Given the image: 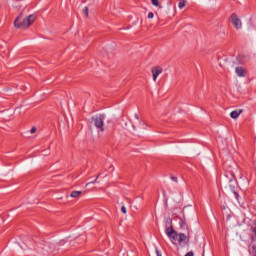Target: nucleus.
Here are the masks:
<instances>
[{"label": "nucleus", "instance_id": "3", "mask_svg": "<svg viewBox=\"0 0 256 256\" xmlns=\"http://www.w3.org/2000/svg\"><path fill=\"white\" fill-rule=\"evenodd\" d=\"M230 21L231 23L234 25L235 29H241V27H243V24L241 22V19L239 18V16H237V14L233 13L230 17Z\"/></svg>", "mask_w": 256, "mask_h": 256}, {"label": "nucleus", "instance_id": "5", "mask_svg": "<svg viewBox=\"0 0 256 256\" xmlns=\"http://www.w3.org/2000/svg\"><path fill=\"white\" fill-rule=\"evenodd\" d=\"M165 232L169 239H171V241H175V237H177V232L173 229L172 225L166 227Z\"/></svg>", "mask_w": 256, "mask_h": 256}, {"label": "nucleus", "instance_id": "20", "mask_svg": "<svg viewBox=\"0 0 256 256\" xmlns=\"http://www.w3.org/2000/svg\"><path fill=\"white\" fill-rule=\"evenodd\" d=\"M171 179L174 181V183H177V177L173 176Z\"/></svg>", "mask_w": 256, "mask_h": 256}, {"label": "nucleus", "instance_id": "17", "mask_svg": "<svg viewBox=\"0 0 256 256\" xmlns=\"http://www.w3.org/2000/svg\"><path fill=\"white\" fill-rule=\"evenodd\" d=\"M147 17L149 19H153V17H155V14H153V12H149Z\"/></svg>", "mask_w": 256, "mask_h": 256}, {"label": "nucleus", "instance_id": "24", "mask_svg": "<svg viewBox=\"0 0 256 256\" xmlns=\"http://www.w3.org/2000/svg\"><path fill=\"white\" fill-rule=\"evenodd\" d=\"M255 256H256V254H255Z\"/></svg>", "mask_w": 256, "mask_h": 256}, {"label": "nucleus", "instance_id": "21", "mask_svg": "<svg viewBox=\"0 0 256 256\" xmlns=\"http://www.w3.org/2000/svg\"><path fill=\"white\" fill-rule=\"evenodd\" d=\"M156 255L161 256V252H159V250H156Z\"/></svg>", "mask_w": 256, "mask_h": 256}, {"label": "nucleus", "instance_id": "8", "mask_svg": "<svg viewBox=\"0 0 256 256\" xmlns=\"http://www.w3.org/2000/svg\"><path fill=\"white\" fill-rule=\"evenodd\" d=\"M235 73L238 77H245V69L243 67H236Z\"/></svg>", "mask_w": 256, "mask_h": 256}, {"label": "nucleus", "instance_id": "2", "mask_svg": "<svg viewBox=\"0 0 256 256\" xmlns=\"http://www.w3.org/2000/svg\"><path fill=\"white\" fill-rule=\"evenodd\" d=\"M93 124L98 130V135H101V133H105V124L103 121H105V114H100L98 116H95L92 118Z\"/></svg>", "mask_w": 256, "mask_h": 256}, {"label": "nucleus", "instance_id": "16", "mask_svg": "<svg viewBox=\"0 0 256 256\" xmlns=\"http://www.w3.org/2000/svg\"><path fill=\"white\" fill-rule=\"evenodd\" d=\"M121 211L124 215H127V208L125 206L121 207Z\"/></svg>", "mask_w": 256, "mask_h": 256}, {"label": "nucleus", "instance_id": "13", "mask_svg": "<svg viewBox=\"0 0 256 256\" xmlns=\"http://www.w3.org/2000/svg\"><path fill=\"white\" fill-rule=\"evenodd\" d=\"M83 13L85 17H89V8L87 6L83 8Z\"/></svg>", "mask_w": 256, "mask_h": 256}, {"label": "nucleus", "instance_id": "22", "mask_svg": "<svg viewBox=\"0 0 256 256\" xmlns=\"http://www.w3.org/2000/svg\"><path fill=\"white\" fill-rule=\"evenodd\" d=\"M182 221V226H184L185 225V222L183 221V220H181Z\"/></svg>", "mask_w": 256, "mask_h": 256}, {"label": "nucleus", "instance_id": "6", "mask_svg": "<svg viewBox=\"0 0 256 256\" xmlns=\"http://www.w3.org/2000/svg\"><path fill=\"white\" fill-rule=\"evenodd\" d=\"M151 71L153 75V81H157V78L159 77V75L163 73V68L161 66H155L154 68H152Z\"/></svg>", "mask_w": 256, "mask_h": 256}, {"label": "nucleus", "instance_id": "18", "mask_svg": "<svg viewBox=\"0 0 256 256\" xmlns=\"http://www.w3.org/2000/svg\"><path fill=\"white\" fill-rule=\"evenodd\" d=\"M254 225H255V227H252V233H255V235H256V220H254Z\"/></svg>", "mask_w": 256, "mask_h": 256}, {"label": "nucleus", "instance_id": "23", "mask_svg": "<svg viewBox=\"0 0 256 256\" xmlns=\"http://www.w3.org/2000/svg\"><path fill=\"white\" fill-rule=\"evenodd\" d=\"M42 249H45V247H43V246H40Z\"/></svg>", "mask_w": 256, "mask_h": 256}, {"label": "nucleus", "instance_id": "11", "mask_svg": "<svg viewBox=\"0 0 256 256\" xmlns=\"http://www.w3.org/2000/svg\"><path fill=\"white\" fill-rule=\"evenodd\" d=\"M81 193V191H73L71 192L70 197H72L73 199H77V197H79Z\"/></svg>", "mask_w": 256, "mask_h": 256}, {"label": "nucleus", "instance_id": "4", "mask_svg": "<svg viewBox=\"0 0 256 256\" xmlns=\"http://www.w3.org/2000/svg\"><path fill=\"white\" fill-rule=\"evenodd\" d=\"M145 125V122L139 118V114H134V118L132 120V127L134 131H137V127H141Z\"/></svg>", "mask_w": 256, "mask_h": 256}, {"label": "nucleus", "instance_id": "19", "mask_svg": "<svg viewBox=\"0 0 256 256\" xmlns=\"http://www.w3.org/2000/svg\"><path fill=\"white\" fill-rule=\"evenodd\" d=\"M30 132H31L32 134H33V133H36V132H37V128L32 127L31 130H30Z\"/></svg>", "mask_w": 256, "mask_h": 256}, {"label": "nucleus", "instance_id": "1", "mask_svg": "<svg viewBox=\"0 0 256 256\" xmlns=\"http://www.w3.org/2000/svg\"><path fill=\"white\" fill-rule=\"evenodd\" d=\"M36 19L37 16H35V14H31L26 18H23V15H20L14 21V27H16V29H27L31 27L33 23H35Z\"/></svg>", "mask_w": 256, "mask_h": 256}, {"label": "nucleus", "instance_id": "12", "mask_svg": "<svg viewBox=\"0 0 256 256\" xmlns=\"http://www.w3.org/2000/svg\"><path fill=\"white\" fill-rule=\"evenodd\" d=\"M186 5H187V1L180 0L178 7H179V9H183V7H185Z\"/></svg>", "mask_w": 256, "mask_h": 256}, {"label": "nucleus", "instance_id": "9", "mask_svg": "<svg viewBox=\"0 0 256 256\" xmlns=\"http://www.w3.org/2000/svg\"><path fill=\"white\" fill-rule=\"evenodd\" d=\"M243 113V110H234L230 113L231 119H237L239 115Z\"/></svg>", "mask_w": 256, "mask_h": 256}, {"label": "nucleus", "instance_id": "14", "mask_svg": "<svg viewBox=\"0 0 256 256\" xmlns=\"http://www.w3.org/2000/svg\"><path fill=\"white\" fill-rule=\"evenodd\" d=\"M151 3L154 7H159V0H151Z\"/></svg>", "mask_w": 256, "mask_h": 256}, {"label": "nucleus", "instance_id": "7", "mask_svg": "<svg viewBox=\"0 0 256 256\" xmlns=\"http://www.w3.org/2000/svg\"><path fill=\"white\" fill-rule=\"evenodd\" d=\"M173 241H179L180 243H184V245H185V244L189 243V238H187V236L183 233H179V234L176 233L175 240H173Z\"/></svg>", "mask_w": 256, "mask_h": 256}, {"label": "nucleus", "instance_id": "10", "mask_svg": "<svg viewBox=\"0 0 256 256\" xmlns=\"http://www.w3.org/2000/svg\"><path fill=\"white\" fill-rule=\"evenodd\" d=\"M229 183H230V185H229L230 190L235 195L237 201H239V193H237V191H235V186L233 185V180H230Z\"/></svg>", "mask_w": 256, "mask_h": 256}, {"label": "nucleus", "instance_id": "15", "mask_svg": "<svg viewBox=\"0 0 256 256\" xmlns=\"http://www.w3.org/2000/svg\"><path fill=\"white\" fill-rule=\"evenodd\" d=\"M97 179H99V176H97L94 181L87 183L86 187H88V185H95V183H97Z\"/></svg>", "mask_w": 256, "mask_h": 256}]
</instances>
